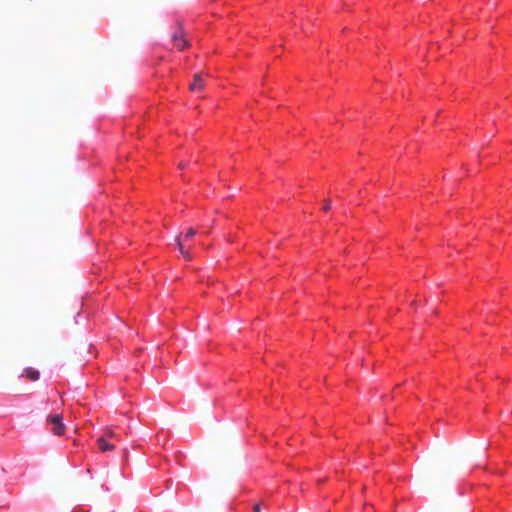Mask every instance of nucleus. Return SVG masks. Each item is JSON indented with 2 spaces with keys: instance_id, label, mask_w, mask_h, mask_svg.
Returning a JSON list of instances; mask_svg holds the SVG:
<instances>
[{
  "instance_id": "1",
  "label": "nucleus",
  "mask_w": 512,
  "mask_h": 512,
  "mask_svg": "<svg viewBox=\"0 0 512 512\" xmlns=\"http://www.w3.org/2000/svg\"><path fill=\"white\" fill-rule=\"evenodd\" d=\"M47 423L52 425V432L56 436H62L65 433V425L62 421V415L56 414L47 417Z\"/></svg>"
},
{
  "instance_id": "2",
  "label": "nucleus",
  "mask_w": 512,
  "mask_h": 512,
  "mask_svg": "<svg viewBox=\"0 0 512 512\" xmlns=\"http://www.w3.org/2000/svg\"><path fill=\"white\" fill-rule=\"evenodd\" d=\"M172 41L175 45V47L182 51L188 46V42L185 39L183 29L179 26L175 30V32L172 34Z\"/></svg>"
},
{
  "instance_id": "3",
  "label": "nucleus",
  "mask_w": 512,
  "mask_h": 512,
  "mask_svg": "<svg viewBox=\"0 0 512 512\" xmlns=\"http://www.w3.org/2000/svg\"><path fill=\"white\" fill-rule=\"evenodd\" d=\"M205 88V83L202 79V75L197 73L193 77V82L189 85V89L192 92H199Z\"/></svg>"
},
{
  "instance_id": "4",
  "label": "nucleus",
  "mask_w": 512,
  "mask_h": 512,
  "mask_svg": "<svg viewBox=\"0 0 512 512\" xmlns=\"http://www.w3.org/2000/svg\"><path fill=\"white\" fill-rule=\"evenodd\" d=\"M97 444L100 451L102 452L113 451L115 449V445L109 443L108 440L105 439V437H99L97 439Z\"/></svg>"
},
{
  "instance_id": "5",
  "label": "nucleus",
  "mask_w": 512,
  "mask_h": 512,
  "mask_svg": "<svg viewBox=\"0 0 512 512\" xmlns=\"http://www.w3.org/2000/svg\"><path fill=\"white\" fill-rule=\"evenodd\" d=\"M22 376L28 378L31 381H37L40 377V373L39 371L28 367L23 370Z\"/></svg>"
},
{
  "instance_id": "6",
  "label": "nucleus",
  "mask_w": 512,
  "mask_h": 512,
  "mask_svg": "<svg viewBox=\"0 0 512 512\" xmlns=\"http://www.w3.org/2000/svg\"><path fill=\"white\" fill-rule=\"evenodd\" d=\"M175 240H176V242H177V246H178V249H179V251H180L181 255H182L186 260L190 261V260L192 259V257H191V255H190V253H189L187 250H185V249H184V246H183V244H182V242H181V236H180V235H179V236H177Z\"/></svg>"
},
{
  "instance_id": "7",
  "label": "nucleus",
  "mask_w": 512,
  "mask_h": 512,
  "mask_svg": "<svg viewBox=\"0 0 512 512\" xmlns=\"http://www.w3.org/2000/svg\"><path fill=\"white\" fill-rule=\"evenodd\" d=\"M101 437H105V439H116L119 440L118 435L114 432V430L111 427L105 428L103 435Z\"/></svg>"
},
{
  "instance_id": "8",
  "label": "nucleus",
  "mask_w": 512,
  "mask_h": 512,
  "mask_svg": "<svg viewBox=\"0 0 512 512\" xmlns=\"http://www.w3.org/2000/svg\"><path fill=\"white\" fill-rule=\"evenodd\" d=\"M197 231L194 228H189L186 232L185 238L191 239L196 235Z\"/></svg>"
},
{
  "instance_id": "9",
  "label": "nucleus",
  "mask_w": 512,
  "mask_h": 512,
  "mask_svg": "<svg viewBox=\"0 0 512 512\" xmlns=\"http://www.w3.org/2000/svg\"><path fill=\"white\" fill-rule=\"evenodd\" d=\"M331 208V201L329 199H326L324 201V205H323V210L324 211H327Z\"/></svg>"
},
{
  "instance_id": "10",
  "label": "nucleus",
  "mask_w": 512,
  "mask_h": 512,
  "mask_svg": "<svg viewBox=\"0 0 512 512\" xmlns=\"http://www.w3.org/2000/svg\"><path fill=\"white\" fill-rule=\"evenodd\" d=\"M253 512H261V506L259 503L253 505Z\"/></svg>"
},
{
  "instance_id": "11",
  "label": "nucleus",
  "mask_w": 512,
  "mask_h": 512,
  "mask_svg": "<svg viewBox=\"0 0 512 512\" xmlns=\"http://www.w3.org/2000/svg\"><path fill=\"white\" fill-rule=\"evenodd\" d=\"M185 167H186V164H185V163H180V164H179V168H180V169H184Z\"/></svg>"
},
{
  "instance_id": "12",
  "label": "nucleus",
  "mask_w": 512,
  "mask_h": 512,
  "mask_svg": "<svg viewBox=\"0 0 512 512\" xmlns=\"http://www.w3.org/2000/svg\"><path fill=\"white\" fill-rule=\"evenodd\" d=\"M411 306H413V307L416 306V301H412Z\"/></svg>"
}]
</instances>
